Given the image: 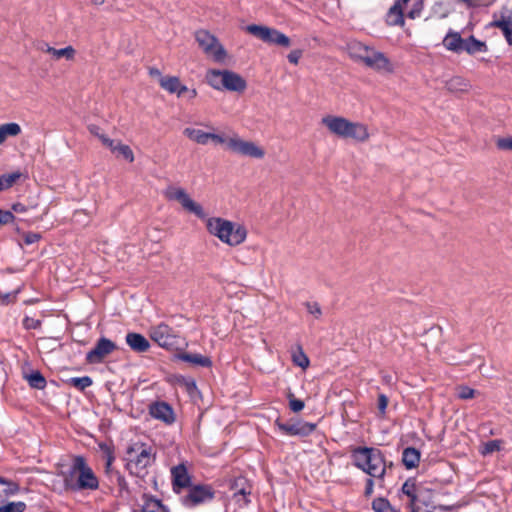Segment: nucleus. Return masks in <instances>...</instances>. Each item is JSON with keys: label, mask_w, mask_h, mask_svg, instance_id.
<instances>
[{"label": "nucleus", "mask_w": 512, "mask_h": 512, "mask_svg": "<svg viewBox=\"0 0 512 512\" xmlns=\"http://www.w3.org/2000/svg\"><path fill=\"white\" fill-rule=\"evenodd\" d=\"M165 196L169 200L179 202L184 210L204 220L209 234L221 242L229 246H238L246 240L247 231L242 225L221 217H207L202 205L194 201L185 189L170 186L166 189Z\"/></svg>", "instance_id": "f257e3e1"}, {"label": "nucleus", "mask_w": 512, "mask_h": 512, "mask_svg": "<svg viewBox=\"0 0 512 512\" xmlns=\"http://www.w3.org/2000/svg\"><path fill=\"white\" fill-rule=\"evenodd\" d=\"M354 465L370 477L383 479L386 464L382 452L375 448L358 447L352 453Z\"/></svg>", "instance_id": "f03ea898"}, {"label": "nucleus", "mask_w": 512, "mask_h": 512, "mask_svg": "<svg viewBox=\"0 0 512 512\" xmlns=\"http://www.w3.org/2000/svg\"><path fill=\"white\" fill-rule=\"evenodd\" d=\"M65 482L72 489L76 490H96L99 487L97 476L82 456L74 458L70 475L65 478Z\"/></svg>", "instance_id": "7ed1b4c3"}, {"label": "nucleus", "mask_w": 512, "mask_h": 512, "mask_svg": "<svg viewBox=\"0 0 512 512\" xmlns=\"http://www.w3.org/2000/svg\"><path fill=\"white\" fill-rule=\"evenodd\" d=\"M350 56L379 73H392L394 71L392 63L384 53L360 43L350 47Z\"/></svg>", "instance_id": "20e7f679"}, {"label": "nucleus", "mask_w": 512, "mask_h": 512, "mask_svg": "<svg viewBox=\"0 0 512 512\" xmlns=\"http://www.w3.org/2000/svg\"><path fill=\"white\" fill-rule=\"evenodd\" d=\"M155 453L150 446L143 443H135L127 448L126 461L127 469L131 474L143 477L147 468L154 462Z\"/></svg>", "instance_id": "39448f33"}, {"label": "nucleus", "mask_w": 512, "mask_h": 512, "mask_svg": "<svg viewBox=\"0 0 512 512\" xmlns=\"http://www.w3.org/2000/svg\"><path fill=\"white\" fill-rule=\"evenodd\" d=\"M206 79L208 84L217 90L242 92L247 87L246 81L239 74L229 70H209Z\"/></svg>", "instance_id": "423d86ee"}, {"label": "nucleus", "mask_w": 512, "mask_h": 512, "mask_svg": "<svg viewBox=\"0 0 512 512\" xmlns=\"http://www.w3.org/2000/svg\"><path fill=\"white\" fill-rule=\"evenodd\" d=\"M195 39L203 52L214 62L222 63L227 57V52L216 36L209 31L201 29L196 31Z\"/></svg>", "instance_id": "0eeeda50"}, {"label": "nucleus", "mask_w": 512, "mask_h": 512, "mask_svg": "<svg viewBox=\"0 0 512 512\" xmlns=\"http://www.w3.org/2000/svg\"><path fill=\"white\" fill-rule=\"evenodd\" d=\"M246 31L268 44H275L282 47H289L291 44L288 36L268 26L251 24L246 27Z\"/></svg>", "instance_id": "6e6552de"}, {"label": "nucleus", "mask_w": 512, "mask_h": 512, "mask_svg": "<svg viewBox=\"0 0 512 512\" xmlns=\"http://www.w3.org/2000/svg\"><path fill=\"white\" fill-rule=\"evenodd\" d=\"M150 337L159 346L166 349H177L181 345L179 335L165 323L151 327Z\"/></svg>", "instance_id": "1a4fd4ad"}, {"label": "nucleus", "mask_w": 512, "mask_h": 512, "mask_svg": "<svg viewBox=\"0 0 512 512\" xmlns=\"http://www.w3.org/2000/svg\"><path fill=\"white\" fill-rule=\"evenodd\" d=\"M229 150L241 156L254 159H262L265 150L255 142L242 139L238 134L233 133L229 142Z\"/></svg>", "instance_id": "9d476101"}, {"label": "nucleus", "mask_w": 512, "mask_h": 512, "mask_svg": "<svg viewBox=\"0 0 512 512\" xmlns=\"http://www.w3.org/2000/svg\"><path fill=\"white\" fill-rule=\"evenodd\" d=\"M117 349V345L105 337L100 338L95 347L90 350L86 355V360L89 363H101L108 355Z\"/></svg>", "instance_id": "9b49d317"}, {"label": "nucleus", "mask_w": 512, "mask_h": 512, "mask_svg": "<svg viewBox=\"0 0 512 512\" xmlns=\"http://www.w3.org/2000/svg\"><path fill=\"white\" fill-rule=\"evenodd\" d=\"M275 425L282 434L288 436H308L316 428L315 424L304 421L283 423L280 420H276Z\"/></svg>", "instance_id": "f8f14e48"}, {"label": "nucleus", "mask_w": 512, "mask_h": 512, "mask_svg": "<svg viewBox=\"0 0 512 512\" xmlns=\"http://www.w3.org/2000/svg\"><path fill=\"white\" fill-rule=\"evenodd\" d=\"M214 497L212 489L208 486H194L186 496L183 497L182 503L186 507H194L199 504L210 501Z\"/></svg>", "instance_id": "ddd939ff"}, {"label": "nucleus", "mask_w": 512, "mask_h": 512, "mask_svg": "<svg viewBox=\"0 0 512 512\" xmlns=\"http://www.w3.org/2000/svg\"><path fill=\"white\" fill-rule=\"evenodd\" d=\"M348 119L342 116L326 115L321 119V123L329 130L330 133L344 138L347 133Z\"/></svg>", "instance_id": "4468645a"}, {"label": "nucleus", "mask_w": 512, "mask_h": 512, "mask_svg": "<svg viewBox=\"0 0 512 512\" xmlns=\"http://www.w3.org/2000/svg\"><path fill=\"white\" fill-rule=\"evenodd\" d=\"M150 415L166 424H172L175 421L173 409L165 402L153 403L150 406Z\"/></svg>", "instance_id": "2eb2a0df"}, {"label": "nucleus", "mask_w": 512, "mask_h": 512, "mask_svg": "<svg viewBox=\"0 0 512 512\" xmlns=\"http://www.w3.org/2000/svg\"><path fill=\"white\" fill-rule=\"evenodd\" d=\"M230 488L234 491L233 497L238 502L242 501L243 505H247L250 502L248 497L251 494V487L244 477L234 479Z\"/></svg>", "instance_id": "dca6fc26"}, {"label": "nucleus", "mask_w": 512, "mask_h": 512, "mask_svg": "<svg viewBox=\"0 0 512 512\" xmlns=\"http://www.w3.org/2000/svg\"><path fill=\"white\" fill-rule=\"evenodd\" d=\"M346 131L345 139L350 138L358 142H365L370 137L367 126L360 122H352L349 120Z\"/></svg>", "instance_id": "f3484780"}, {"label": "nucleus", "mask_w": 512, "mask_h": 512, "mask_svg": "<svg viewBox=\"0 0 512 512\" xmlns=\"http://www.w3.org/2000/svg\"><path fill=\"white\" fill-rule=\"evenodd\" d=\"M39 49L44 52L50 54L53 59L59 60L60 58H65L66 60H73L76 55V50L72 46H67L65 48L56 49L50 46L48 43H41Z\"/></svg>", "instance_id": "a211bd4d"}, {"label": "nucleus", "mask_w": 512, "mask_h": 512, "mask_svg": "<svg viewBox=\"0 0 512 512\" xmlns=\"http://www.w3.org/2000/svg\"><path fill=\"white\" fill-rule=\"evenodd\" d=\"M113 461L114 456L108 454L105 465V474L111 483L117 484L119 488L123 490L127 487V482L124 476L112 466Z\"/></svg>", "instance_id": "6ab92c4d"}, {"label": "nucleus", "mask_w": 512, "mask_h": 512, "mask_svg": "<svg viewBox=\"0 0 512 512\" xmlns=\"http://www.w3.org/2000/svg\"><path fill=\"white\" fill-rule=\"evenodd\" d=\"M407 3H403L401 0H397L394 5L389 9L386 15V23L390 26H403L404 25V14L403 7Z\"/></svg>", "instance_id": "aec40b11"}, {"label": "nucleus", "mask_w": 512, "mask_h": 512, "mask_svg": "<svg viewBox=\"0 0 512 512\" xmlns=\"http://www.w3.org/2000/svg\"><path fill=\"white\" fill-rule=\"evenodd\" d=\"M126 343L133 351L138 353L146 352L150 348L149 341L139 333H128Z\"/></svg>", "instance_id": "412c9836"}, {"label": "nucleus", "mask_w": 512, "mask_h": 512, "mask_svg": "<svg viewBox=\"0 0 512 512\" xmlns=\"http://www.w3.org/2000/svg\"><path fill=\"white\" fill-rule=\"evenodd\" d=\"M160 85L169 93H176L178 96L189 91L187 86L181 84L177 77H162L160 79Z\"/></svg>", "instance_id": "4be33fe9"}, {"label": "nucleus", "mask_w": 512, "mask_h": 512, "mask_svg": "<svg viewBox=\"0 0 512 512\" xmlns=\"http://www.w3.org/2000/svg\"><path fill=\"white\" fill-rule=\"evenodd\" d=\"M449 507L433 504L429 498L422 497L413 506L412 512H449Z\"/></svg>", "instance_id": "5701e85b"}, {"label": "nucleus", "mask_w": 512, "mask_h": 512, "mask_svg": "<svg viewBox=\"0 0 512 512\" xmlns=\"http://www.w3.org/2000/svg\"><path fill=\"white\" fill-rule=\"evenodd\" d=\"M174 488H184L190 483V477L184 465H178L171 470Z\"/></svg>", "instance_id": "b1692460"}, {"label": "nucleus", "mask_w": 512, "mask_h": 512, "mask_svg": "<svg viewBox=\"0 0 512 512\" xmlns=\"http://www.w3.org/2000/svg\"><path fill=\"white\" fill-rule=\"evenodd\" d=\"M443 45L447 50L460 52L463 50L464 39L457 32H449L443 39Z\"/></svg>", "instance_id": "393cba45"}, {"label": "nucleus", "mask_w": 512, "mask_h": 512, "mask_svg": "<svg viewBox=\"0 0 512 512\" xmlns=\"http://www.w3.org/2000/svg\"><path fill=\"white\" fill-rule=\"evenodd\" d=\"M205 126L210 128V131L206 132L205 145H207L211 141L216 145H226L227 149H229L231 135L227 136L225 134L216 133L214 127L209 126L208 124H206Z\"/></svg>", "instance_id": "a878e982"}, {"label": "nucleus", "mask_w": 512, "mask_h": 512, "mask_svg": "<svg viewBox=\"0 0 512 512\" xmlns=\"http://www.w3.org/2000/svg\"><path fill=\"white\" fill-rule=\"evenodd\" d=\"M420 461V452L413 448L407 447L404 449L402 453V462L407 469H412L417 467Z\"/></svg>", "instance_id": "bb28decb"}, {"label": "nucleus", "mask_w": 512, "mask_h": 512, "mask_svg": "<svg viewBox=\"0 0 512 512\" xmlns=\"http://www.w3.org/2000/svg\"><path fill=\"white\" fill-rule=\"evenodd\" d=\"M463 50L473 55L478 52H487L488 48L485 42L476 39L474 36H470L464 39Z\"/></svg>", "instance_id": "cd10ccee"}, {"label": "nucleus", "mask_w": 512, "mask_h": 512, "mask_svg": "<svg viewBox=\"0 0 512 512\" xmlns=\"http://www.w3.org/2000/svg\"><path fill=\"white\" fill-rule=\"evenodd\" d=\"M493 26L499 28L509 45H512V18L502 16L493 22Z\"/></svg>", "instance_id": "c85d7f7f"}, {"label": "nucleus", "mask_w": 512, "mask_h": 512, "mask_svg": "<svg viewBox=\"0 0 512 512\" xmlns=\"http://www.w3.org/2000/svg\"><path fill=\"white\" fill-rule=\"evenodd\" d=\"M21 133L19 124L11 122L0 125V145L5 142L8 137H15Z\"/></svg>", "instance_id": "c756f323"}, {"label": "nucleus", "mask_w": 512, "mask_h": 512, "mask_svg": "<svg viewBox=\"0 0 512 512\" xmlns=\"http://www.w3.org/2000/svg\"><path fill=\"white\" fill-rule=\"evenodd\" d=\"M179 359H181L185 362L191 363L193 365L202 366V367H209L212 364L211 360L208 357L203 356L201 354H197V353H195V354L184 353V354L179 355Z\"/></svg>", "instance_id": "7c9ffc66"}, {"label": "nucleus", "mask_w": 512, "mask_h": 512, "mask_svg": "<svg viewBox=\"0 0 512 512\" xmlns=\"http://www.w3.org/2000/svg\"><path fill=\"white\" fill-rule=\"evenodd\" d=\"M19 492V485L11 480L0 477V498L10 497Z\"/></svg>", "instance_id": "2f4dec72"}, {"label": "nucleus", "mask_w": 512, "mask_h": 512, "mask_svg": "<svg viewBox=\"0 0 512 512\" xmlns=\"http://www.w3.org/2000/svg\"><path fill=\"white\" fill-rule=\"evenodd\" d=\"M446 87L451 92H466L470 84L465 78L456 76L447 81Z\"/></svg>", "instance_id": "473e14b6"}, {"label": "nucleus", "mask_w": 512, "mask_h": 512, "mask_svg": "<svg viewBox=\"0 0 512 512\" xmlns=\"http://www.w3.org/2000/svg\"><path fill=\"white\" fill-rule=\"evenodd\" d=\"M206 132L207 131L195 127H186L183 130L184 136L198 145H205Z\"/></svg>", "instance_id": "72a5a7b5"}, {"label": "nucleus", "mask_w": 512, "mask_h": 512, "mask_svg": "<svg viewBox=\"0 0 512 512\" xmlns=\"http://www.w3.org/2000/svg\"><path fill=\"white\" fill-rule=\"evenodd\" d=\"M24 378L27 380L29 385L34 389H44L46 386V380L44 376L39 371H33L28 375H25Z\"/></svg>", "instance_id": "f704fd0d"}, {"label": "nucleus", "mask_w": 512, "mask_h": 512, "mask_svg": "<svg viewBox=\"0 0 512 512\" xmlns=\"http://www.w3.org/2000/svg\"><path fill=\"white\" fill-rule=\"evenodd\" d=\"M111 152L117 154V156L123 157L129 162L134 161V154L131 148L128 145L122 144L121 142H115L111 148Z\"/></svg>", "instance_id": "c9c22d12"}, {"label": "nucleus", "mask_w": 512, "mask_h": 512, "mask_svg": "<svg viewBox=\"0 0 512 512\" xmlns=\"http://www.w3.org/2000/svg\"><path fill=\"white\" fill-rule=\"evenodd\" d=\"M142 512H168V510L158 499L147 498L144 502Z\"/></svg>", "instance_id": "e433bc0d"}, {"label": "nucleus", "mask_w": 512, "mask_h": 512, "mask_svg": "<svg viewBox=\"0 0 512 512\" xmlns=\"http://www.w3.org/2000/svg\"><path fill=\"white\" fill-rule=\"evenodd\" d=\"M21 174L14 172L11 174H4L0 176V191L10 188L19 178Z\"/></svg>", "instance_id": "4c0bfd02"}, {"label": "nucleus", "mask_w": 512, "mask_h": 512, "mask_svg": "<svg viewBox=\"0 0 512 512\" xmlns=\"http://www.w3.org/2000/svg\"><path fill=\"white\" fill-rule=\"evenodd\" d=\"M70 384L79 389L84 390L92 385V379L89 376L73 377L69 380Z\"/></svg>", "instance_id": "58836bf2"}, {"label": "nucleus", "mask_w": 512, "mask_h": 512, "mask_svg": "<svg viewBox=\"0 0 512 512\" xmlns=\"http://www.w3.org/2000/svg\"><path fill=\"white\" fill-rule=\"evenodd\" d=\"M26 504L22 501L8 502L0 506V512H24Z\"/></svg>", "instance_id": "ea45409f"}, {"label": "nucleus", "mask_w": 512, "mask_h": 512, "mask_svg": "<svg viewBox=\"0 0 512 512\" xmlns=\"http://www.w3.org/2000/svg\"><path fill=\"white\" fill-rule=\"evenodd\" d=\"M502 442L500 440H491L483 444L481 448L482 455H488L501 449Z\"/></svg>", "instance_id": "a19ab883"}, {"label": "nucleus", "mask_w": 512, "mask_h": 512, "mask_svg": "<svg viewBox=\"0 0 512 512\" xmlns=\"http://www.w3.org/2000/svg\"><path fill=\"white\" fill-rule=\"evenodd\" d=\"M293 362L301 367V368H307L309 365V359L304 354L303 350L299 347L298 352L293 354Z\"/></svg>", "instance_id": "79ce46f5"}, {"label": "nucleus", "mask_w": 512, "mask_h": 512, "mask_svg": "<svg viewBox=\"0 0 512 512\" xmlns=\"http://www.w3.org/2000/svg\"><path fill=\"white\" fill-rule=\"evenodd\" d=\"M414 490V484H411L409 482H405L402 486V492L406 494L408 497H410L413 506L417 503V501H419L422 498L415 495Z\"/></svg>", "instance_id": "37998d69"}, {"label": "nucleus", "mask_w": 512, "mask_h": 512, "mask_svg": "<svg viewBox=\"0 0 512 512\" xmlns=\"http://www.w3.org/2000/svg\"><path fill=\"white\" fill-rule=\"evenodd\" d=\"M373 509L376 512H397L395 511L388 501L384 499H378L373 502Z\"/></svg>", "instance_id": "c03bdc74"}, {"label": "nucleus", "mask_w": 512, "mask_h": 512, "mask_svg": "<svg viewBox=\"0 0 512 512\" xmlns=\"http://www.w3.org/2000/svg\"><path fill=\"white\" fill-rule=\"evenodd\" d=\"M423 10V0H414L412 8L408 12L407 16L410 19H416L420 17Z\"/></svg>", "instance_id": "a18cd8bd"}, {"label": "nucleus", "mask_w": 512, "mask_h": 512, "mask_svg": "<svg viewBox=\"0 0 512 512\" xmlns=\"http://www.w3.org/2000/svg\"><path fill=\"white\" fill-rule=\"evenodd\" d=\"M289 407L293 412H300L304 408V402L300 399H296L292 393L288 394Z\"/></svg>", "instance_id": "49530a36"}, {"label": "nucleus", "mask_w": 512, "mask_h": 512, "mask_svg": "<svg viewBox=\"0 0 512 512\" xmlns=\"http://www.w3.org/2000/svg\"><path fill=\"white\" fill-rule=\"evenodd\" d=\"M476 391L467 386H460L457 389V394L460 399H471L475 396Z\"/></svg>", "instance_id": "de8ad7c7"}, {"label": "nucleus", "mask_w": 512, "mask_h": 512, "mask_svg": "<svg viewBox=\"0 0 512 512\" xmlns=\"http://www.w3.org/2000/svg\"><path fill=\"white\" fill-rule=\"evenodd\" d=\"M496 146L500 150L512 151V137L497 139Z\"/></svg>", "instance_id": "09e8293b"}, {"label": "nucleus", "mask_w": 512, "mask_h": 512, "mask_svg": "<svg viewBox=\"0 0 512 512\" xmlns=\"http://www.w3.org/2000/svg\"><path fill=\"white\" fill-rule=\"evenodd\" d=\"M305 306H306V308H307V311H308L311 315L315 316V318H319V317L321 316L322 311H321V308H320V306H319V304H318V303H316V302H312V303L307 302V303L305 304Z\"/></svg>", "instance_id": "8fccbe9b"}, {"label": "nucleus", "mask_w": 512, "mask_h": 512, "mask_svg": "<svg viewBox=\"0 0 512 512\" xmlns=\"http://www.w3.org/2000/svg\"><path fill=\"white\" fill-rule=\"evenodd\" d=\"M13 219L14 216L10 211L0 210V226L12 222Z\"/></svg>", "instance_id": "3c124183"}, {"label": "nucleus", "mask_w": 512, "mask_h": 512, "mask_svg": "<svg viewBox=\"0 0 512 512\" xmlns=\"http://www.w3.org/2000/svg\"><path fill=\"white\" fill-rule=\"evenodd\" d=\"M301 56H302V51L301 50H292L288 54L287 58H288L290 63L297 65L299 60H300V58H301Z\"/></svg>", "instance_id": "603ef678"}, {"label": "nucleus", "mask_w": 512, "mask_h": 512, "mask_svg": "<svg viewBox=\"0 0 512 512\" xmlns=\"http://www.w3.org/2000/svg\"><path fill=\"white\" fill-rule=\"evenodd\" d=\"M24 325L27 329H37L41 326V322L34 318L26 317L24 320Z\"/></svg>", "instance_id": "864d4df0"}, {"label": "nucleus", "mask_w": 512, "mask_h": 512, "mask_svg": "<svg viewBox=\"0 0 512 512\" xmlns=\"http://www.w3.org/2000/svg\"><path fill=\"white\" fill-rule=\"evenodd\" d=\"M388 405V398L384 394H380L378 397V409L384 414Z\"/></svg>", "instance_id": "5fc2aeb1"}, {"label": "nucleus", "mask_w": 512, "mask_h": 512, "mask_svg": "<svg viewBox=\"0 0 512 512\" xmlns=\"http://www.w3.org/2000/svg\"><path fill=\"white\" fill-rule=\"evenodd\" d=\"M98 139L101 141V143L109 148L111 150V148L113 147V145L115 144V141L110 139L107 135H105L104 133H102Z\"/></svg>", "instance_id": "6e6d98bb"}, {"label": "nucleus", "mask_w": 512, "mask_h": 512, "mask_svg": "<svg viewBox=\"0 0 512 512\" xmlns=\"http://www.w3.org/2000/svg\"><path fill=\"white\" fill-rule=\"evenodd\" d=\"M39 239H40V235L39 234H37V233H28L24 237V242L27 245H30V244L36 243Z\"/></svg>", "instance_id": "4d7b16f0"}, {"label": "nucleus", "mask_w": 512, "mask_h": 512, "mask_svg": "<svg viewBox=\"0 0 512 512\" xmlns=\"http://www.w3.org/2000/svg\"><path fill=\"white\" fill-rule=\"evenodd\" d=\"M373 477L369 478L367 481H366V487H365V494L366 495H371L373 493V489H374V482L372 480Z\"/></svg>", "instance_id": "13d9d810"}, {"label": "nucleus", "mask_w": 512, "mask_h": 512, "mask_svg": "<svg viewBox=\"0 0 512 512\" xmlns=\"http://www.w3.org/2000/svg\"><path fill=\"white\" fill-rule=\"evenodd\" d=\"M88 130L92 135L96 136L97 138L102 134L100 127H98L97 125H89Z\"/></svg>", "instance_id": "bf43d9fd"}, {"label": "nucleus", "mask_w": 512, "mask_h": 512, "mask_svg": "<svg viewBox=\"0 0 512 512\" xmlns=\"http://www.w3.org/2000/svg\"><path fill=\"white\" fill-rule=\"evenodd\" d=\"M12 210L16 213H23L26 211V207L21 203H16L12 206Z\"/></svg>", "instance_id": "052dcab7"}, {"label": "nucleus", "mask_w": 512, "mask_h": 512, "mask_svg": "<svg viewBox=\"0 0 512 512\" xmlns=\"http://www.w3.org/2000/svg\"><path fill=\"white\" fill-rule=\"evenodd\" d=\"M459 2L465 3L467 6H476L481 0H458Z\"/></svg>", "instance_id": "680f3d73"}, {"label": "nucleus", "mask_w": 512, "mask_h": 512, "mask_svg": "<svg viewBox=\"0 0 512 512\" xmlns=\"http://www.w3.org/2000/svg\"><path fill=\"white\" fill-rule=\"evenodd\" d=\"M94 5L100 6L105 3V0H91Z\"/></svg>", "instance_id": "e2e57ef3"}, {"label": "nucleus", "mask_w": 512, "mask_h": 512, "mask_svg": "<svg viewBox=\"0 0 512 512\" xmlns=\"http://www.w3.org/2000/svg\"><path fill=\"white\" fill-rule=\"evenodd\" d=\"M189 94H190V95H189V96H190V98H194V97H196L197 92H196V90H195V89H192V90H190V91H189Z\"/></svg>", "instance_id": "0e129e2a"}, {"label": "nucleus", "mask_w": 512, "mask_h": 512, "mask_svg": "<svg viewBox=\"0 0 512 512\" xmlns=\"http://www.w3.org/2000/svg\"><path fill=\"white\" fill-rule=\"evenodd\" d=\"M9 298H10V295H9V294H6V295L3 297L2 301H3L4 303H8V302H9Z\"/></svg>", "instance_id": "69168bd1"}, {"label": "nucleus", "mask_w": 512, "mask_h": 512, "mask_svg": "<svg viewBox=\"0 0 512 512\" xmlns=\"http://www.w3.org/2000/svg\"><path fill=\"white\" fill-rule=\"evenodd\" d=\"M150 73L153 75V74H159V71L157 69H151L150 70Z\"/></svg>", "instance_id": "338daca9"}, {"label": "nucleus", "mask_w": 512, "mask_h": 512, "mask_svg": "<svg viewBox=\"0 0 512 512\" xmlns=\"http://www.w3.org/2000/svg\"><path fill=\"white\" fill-rule=\"evenodd\" d=\"M403 3H408L409 0H401Z\"/></svg>", "instance_id": "774afa93"}]
</instances>
